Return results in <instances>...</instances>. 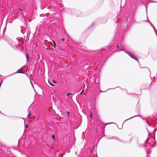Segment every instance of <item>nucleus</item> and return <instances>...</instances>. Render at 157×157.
I'll return each mask as SVG.
<instances>
[{
  "instance_id": "1",
  "label": "nucleus",
  "mask_w": 157,
  "mask_h": 157,
  "mask_svg": "<svg viewBox=\"0 0 157 157\" xmlns=\"http://www.w3.org/2000/svg\"><path fill=\"white\" fill-rule=\"evenodd\" d=\"M117 49L121 51H124L126 53H127L128 54L132 59L136 60L139 62V61L138 60L136 56L134 55V53L132 52H128V53L126 52L125 50H124L123 46L122 44H117Z\"/></svg>"
},
{
  "instance_id": "2",
  "label": "nucleus",
  "mask_w": 157,
  "mask_h": 157,
  "mask_svg": "<svg viewBox=\"0 0 157 157\" xmlns=\"http://www.w3.org/2000/svg\"><path fill=\"white\" fill-rule=\"evenodd\" d=\"M17 73H24L23 72V68H21L18 69L17 71Z\"/></svg>"
},
{
  "instance_id": "3",
  "label": "nucleus",
  "mask_w": 157,
  "mask_h": 157,
  "mask_svg": "<svg viewBox=\"0 0 157 157\" xmlns=\"http://www.w3.org/2000/svg\"><path fill=\"white\" fill-rule=\"evenodd\" d=\"M7 154L9 156H10L12 155V154L11 153V152H10V149H7Z\"/></svg>"
},
{
  "instance_id": "4",
  "label": "nucleus",
  "mask_w": 157,
  "mask_h": 157,
  "mask_svg": "<svg viewBox=\"0 0 157 157\" xmlns=\"http://www.w3.org/2000/svg\"><path fill=\"white\" fill-rule=\"evenodd\" d=\"M28 112H29V113L27 117H28V118H29L31 116V115L32 114L31 111L30 110L29 111V109H28Z\"/></svg>"
},
{
  "instance_id": "5",
  "label": "nucleus",
  "mask_w": 157,
  "mask_h": 157,
  "mask_svg": "<svg viewBox=\"0 0 157 157\" xmlns=\"http://www.w3.org/2000/svg\"><path fill=\"white\" fill-rule=\"evenodd\" d=\"M26 61L28 62L29 60V55L28 53L26 54Z\"/></svg>"
},
{
  "instance_id": "6",
  "label": "nucleus",
  "mask_w": 157,
  "mask_h": 157,
  "mask_svg": "<svg viewBox=\"0 0 157 157\" xmlns=\"http://www.w3.org/2000/svg\"><path fill=\"white\" fill-rule=\"evenodd\" d=\"M151 26L154 29V31H155V33H156V35L157 36V30L155 29V27L154 26H153L152 25H151Z\"/></svg>"
},
{
  "instance_id": "7",
  "label": "nucleus",
  "mask_w": 157,
  "mask_h": 157,
  "mask_svg": "<svg viewBox=\"0 0 157 157\" xmlns=\"http://www.w3.org/2000/svg\"><path fill=\"white\" fill-rule=\"evenodd\" d=\"M140 116L139 115H137V116H134L133 117H131V118H129L128 119L126 120L125 121H128V120H129V119H131L132 118H133L134 117H140Z\"/></svg>"
},
{
  "instance_id": "8",
  "label": "nucleus",
  "mask_w": 157,
  "mask_h": 157,
  "mask_svg": "<svg viewBox=\"0 0 157 157\" xmlns=\"http://www.w3.org/2000/svg\"><path fill=\"white\" fill-rule=\"evenodd\" d=\"M52 42H53V44L54 48H55L56 47V44L54 40H53Z\"/></svg>"
},
{
  "instance_id": "9",
  "label": "nucleus",
  "mask_w": 157,
  "mask_h": 157,
  "mask_svg": "<svg viewBox=\"0 0 157 157\" xmlns=\"http://www.w3.org/2000/svg\"><path fill=\"white\" fill-rule=\"evenodd\" d=\"M48 82L50 84V85H51V86H54L51 83H50V82L49 81H48Z\"/></svg>"
},
{
  "instance_id": "10",
  "label": "nucleus",
  "mask_w": 157,
  "mask_h": 157,
  "mask_svg": "<svg viewBox=\"0 0 157 157\" xmlns=\"http://www.w3.org/2000/svg\"><path fill=\"white\" fill-rule=\"evenodd\" d=\"M62 40V41H64V38H62L61 39H60L59 40V41H61V40Z\"/></svg>"
},
{
  "instance_id": "11",
  "label": "nucleus",
  "mask_w": 157,
  "mask_h": 157,
  "mask_svg": "<svg viewBox=\"0 0 157 157\" xmlns=\"http://www.w3.org/2000/svg\"><path fill=\"white\" fill-rule=\"evenodd\" d=\"M52 137L54 140H55V136L54 135H52Z\"/></svg>"
},
{
  "instance_id": "12",
  "label": "nucleus",
  "mask_w": 157,
  "mask_h": 157,
  "mask_svg": "<svg viewBox=\"0 0 157 157\" xmlns=\"http://www.w3.org/2000/svg\"><path fill=\"white\" fill-rule=\"evenodd\" d=\"M28 127V124H26L25 125V128H27Z\"/></svg>"
},
{
  "instance_id": "13",
  "label": "nucleus",
  "mask_w": 157,
  "mask_h": 157,
  "mask_svg": "<svg viewBox=\"0 0 157 157\" xmlns=\"http://www.w3.org/2000/svg\"><path fill=\"white\" fill-rule=\"evenodd\" d=\"M67 114L68 115V117H69V112L68 111H67Z\"/></svg>"
},
{
  "instance_id": "14",
  "label": "nucleus",
  "mask_w": 157,
  "mask_h": 157,
  "mask_svg": "<svg viewBox=\"0 0 157 157\" xmlns=\"http://www.w3.org/2000/svg\"><path fill=\"white\" fill-rule=\"evenodd\" d=\"M19 10L20 11V12L21 14L22 13L23 14V11L22 10H21V9H19Z\"/></svg>"
},
{
  "instance_id": "15",
  "label": "nucleus",
  "mask_w": 157,
  "mask_h": 157,
  "mask_svg": "<svg viewBox=\"0 0 157 157\" xmlns=\"http://www.w3.org/2000/svg\"><path fill=\"white\" fill-rule=\"evenodd\" d=\"M149 140V138L148 137L146 140V143H148V140Z\"/></svg>"
},
{
  "instance_id": "16",
  "label": "nucleus",
  "mask_w": 157,
  "mask_h": 157,
  "mask_svg": "<svg viewBox=\"0 0 157 157\" xmlns=\"http://www.w3.org/2000/svg\"><path fill=\"white\" fill-rule=\"evenodd\" d=\"M71 94H72V93H68V94H67L66 95H67V96H68L69 95H71Z\"/></svg>"
},
{
  "instance_id": "17",
  "label": "nucleus",
  "mask_w": 157,
  "mask_h": 157,
  "mask_svg": "<svg viewBox=\"0 0 157 157\" xmlns=\"http://www.w3.org/2000/svg\"><path fill=\"white\" fill-rule=\"evenodd\" d=\"M84 90V89H83V90H82V91H81V92L79 94H82V93H83V92Z\"/></svg>"
},
{
  "instance_id": "18",
  "label": "nucleus",
  "mask_w": 157,
  "mask_h": 157,
  "mask_svg": "<svg viewBox=\"0 0 157 157\" xmlns=\"http://www.w3.org/2000/svg\"><path fill=\"white\" fill-rule=\"evenodd\" d=\"M94 24H95L94 23V22L92 23L91 24V25H92L91 27L93 26L94 25Z\"/></svg>"
},
{
  "instance_id": "19",
  "label": "nucleus",
  "mask_w": 157,
  "mask_h": 157,
  "mask_svg": "<svg viewBox=\"0 0 157 157\" xmlns=\"http://www.w3.org/2000/svg\"><path fill=\"white\" fill-rule=\"evenodd\" d=\"M90 117H92V114L91 113H90Z\"/></svg>"
},
{
  "instance_id": "20",
  "label": "nucleus",
  "mask_w": 157,
  "mask_h": 157,
  "mask_svg": "<svg viewBox=\"0 0 157 157\" xmlns=\"http://www.w3.org/2000/svg\"><path fill=\"white\" fill-rule=\"evenodd\" d=\"M53 82L56 83V82L54 80H53Z\"/></svg>"
},
{
  "instance_id": "21",
  "label": "nucleus",
  "mask_w": 157,
  "mask_h": 157,
  "mask_svg": "<svg viewBox=\"0 0 157 157\" xmlns=\"http://www.w3.org/2000/svg\"><path fill=\"white\" fill-rule=\"evenodd\" d=\"M126 26H127V25H126ZM124 28H125V27L126 28V26H125V25H124Z\"/></svg>"
},
{
  "instance_id": "22",
  "label": "nucleus",
  "mask_w": 157,
  "mask_h": 157,
  "mask_svg": "<svg viewBox=\"0 0 157 157\" xmlns=\"http://www.w3.org/2000/svg\"><path fill=\"white\" fill-rule=\"evenodd\" d=\"M147 19H148V17H147V20H145V21H147Z\"/></svg>"
},
{
  "instance_id": "23",
  "label": "nucleus",
  "mask_w": 157,
  "mask_h": 157,
  "mask_svg": "<svg viewBox=\"0 0 157 157\" xmlns=\"http://www.w3.org/2000/svg\"><path fill=\"white\" fill-rule=\"evenodd\" d=\"M84 87H85V84H84Z\"/></svg>"
},
{
  "instance_id": "24",
  "label": "nucleus",
  "mask_w": 157,
  "mask_h": 157,
  "mask_svg": "<svg viewBox=\"0 0 157 157\" xmlns=\"http://www.w3.org/2000/svg\"><path fill=\"white\" fill-rule=\"evenodd\" d=\"M151 146H152V147H154V146H153V145H151Z\"/></svg>"
},
{
  "instance_id": "25",
  "label": "nucleus",
  "mask_w": 157,
  "mask_h": 157,
  "mask_svg": "<svg viewBox=\"0 0 157 157\" xmlns=\"http://www.w3.org/2000/svg\"><path fill=\"white\" fill-rule=\"evenodd\" d=\"M148 152L147 151V154H148Z\"/></svg>"
},
{
  "instance_id": "26",
  "label": "nucleus",
  "mask_w": 157,
  "mask_h": 157,
  "mask_svg": "<svg viewBox=\"0 0 157 157\" xmlns=\"http://www.w3.org/2000/svg\"><path fill=\"white\" fill-rule=\"evenodd\" d=\"M154 145H155V143H154Z\"/></svg>"
},
{
  "instance_id": "27",
  "label": "nucleus",
  "mask_w": 157,
  "mask_h": 157,
  "mask_svg": "<svg viewBox=\"0 0 157 157\" xmlns=\"http://www.w3.org/2000/svg\"><path fill=\"white\" fill-rule=\"evenodd\" d=\"M75 153H76V155H77V153H76V152H75Z\"/></svg>"
},
{
  "instance_id": "28",
  "label": "nucleus",
  "mask_w": 157,
  "mask_h": 157,
  "mask_svg": "<svg viewBox=\"0 0 157 157\" xmlns=\"http://www.w3.org/2000/svg\"><path fill=\"white\" fill-rule=\"evenodd\" d=\"M149 70L150 71V72H151V71H150V70L149 69Z\"/></svg>"
},
{
  "instance_id": "29",
  "label": "nucleus",
  "mask_w": 157,
  "mask_h": 157,
  "mask_svg": "<svg viewBox=\"0 0 157 157\" xmlns=\"http://www.w3.org/2000/svg\"><path fill=\"white\" fill-rule=\"evenodd\" d=\"M111 123H111L113 124V123Z\"/></svg>"
},
{
  "instance_id": "30",
  "label": "nucleus",
  "mask_w": 157,
  "mask_h": 157,
  "mask_svg": "<svg viewBox=\"0 0 157 157\" xmlns=\"http://www.w3.org/2000/svg\"><path fill=\"white\" fill-rule=\"evenodd\" d=\"M122 0L121 1V2H122Z\"/></svg>"
},
{
  "instance_id": "31",
  "label": "nucleus",
  "mask_w": 157,
  "mask_h": 157,
  "mask_svg": "<svg viewBox=\"0 0 157 157\" xmlns=\"http://www.w3.org/2000/svg\"><path fill=\"white\" fill-rule=\"evenodd\" d=\"M11 46H12V47H13V46H12V45H11Z\"/></svg>"
}]
</instances>
